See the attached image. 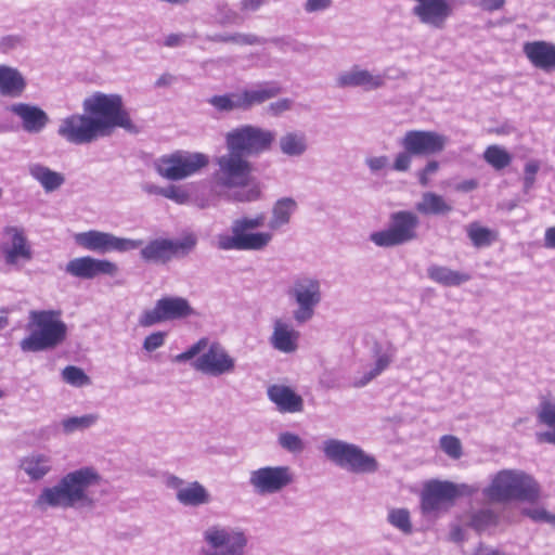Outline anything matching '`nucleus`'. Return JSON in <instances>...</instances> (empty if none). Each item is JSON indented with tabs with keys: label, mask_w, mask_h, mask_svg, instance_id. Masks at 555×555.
I'll return each instance as SVG.
<instances>
[{
	"label": "nucleus",
	"mask_w": 555,
	"mask_h": 555,
	"mask_svg": "<svg viewBox=\"0 0 555 555\" xmlns=\"http://www.w3.org/2000/svg\"><path fill=\"white\" fill-rule=\"evenodd\" d=\"M273 130L257 125L243 124L224 134L227 153L215 159L217 166L211 176L216 189L233 190L248 184L253 171L247 157L269 152L275 141Z\"/></svg>",
	"instance_id": "obj_1"
},
{
	"label": "nucleus",
	"mask_w": 555,
	"mask_h": 555,
	"mask_svg": "<svg viewBox=\"0 0 555 555\" xmlns=\"http://www.w3.org/2000/svg\"><path fill=\"white\" fill-rule=\"evenodd\" d=\"M101 476L93 467H81L65 474L55 485L44 487L34 502L39 511L48 508L91 509L96 504L93 489Z\"/></svg>",
	"instance_id": "obj_2"
},
{
	"label": "nucleus",
	"mask_w": 555,
	"mask_h": 555,
	"mask_svg": "<svg viewBox=\"0 0 555 555\" xmlns=\"http://www.w3.org/2000/svg\"><path fill=\"white\" fill-rule=\"evenodd\" d=\"M175 362L193 360L195 371L211 377L232 375L236 371V359L221 343L202 337L185 351L175 357Z\"/></svg>",
	"instance_id": "obj_3"
},
{
	"label": "nucleus",
	"mask_w": 555,
	"mask_h": 555,
	"mask_svg": "<svg viewBox=\"0 0 555 555\" xmlns=\"http://www.w3.org/2000/svg\"><path fill=\"white\" fill-rule=\"evenodd\" d=\"M27 330L20 347L25 352L49 350L61 345L67 336V325L62 320L61 310H30Z\"/></svg>",
	"instance_id": "obj_4"
},
{
	"label": "nucleus",
	"mask_w": 555,
	"mask_h": 555,
	"mask_svg": "<svg viewBox=\"0 0 555 555\" xmlns=\"http://www.w3.org/2000/svg\"><path fill=\"white\" fill-rule=\"evenodd\" d=\"M263 214L254 217H241L232 221L230 233H220L216 236V247L223 251H261L273 240L271 232H255L264 225Z\"/></svg>",
	"instance_id": "obj_5"
},
{
	"label": "nucleus",
	"mask_w": 555,
	"mask_h": 555,
	"mask_svg": "<svg viewBox=\"0 0 555 555\" xmlns=\"http://www.w3.org/2000/svg\"><path fill=\"white\" fill-rule=\"evenodd\" d=\"M483 494L493 502L518 500L532 503L540 498V487L522 470L503 469L493 476Z\"/></svg>",
	"instance_id": "obj_6"
},
{
	"label": "nucleus",
	"mask_w": 555,
	"mask_h": 555,
	"mask_svg": "<svg viewBox=\"0 0 555 555\" xmlns=\"http://www.w3.org/2000/svg\"><path fill=\"white\" fill-rule=\"evenodd\" d=\"M82 107L85 113L100 124V130L105 137L115 128L128 131L135 129L119 94L94 92L83 100Z\"/></svg>",
	"instance_id": "obj_7"
},
{
	"label": "nucleus",
	"mask_w": 555,
	"mask_h": 555,
	"mask_svg": "<svg viewBox=\"0 0 555 555\" xmlns=\"http://www.w3.org/2000/svg\"><path fill=\"white\" fill-rule=\"evenodd\" d=\"M285 294L294 305L292 318L299 325L314 318L324 297L321 279L311 273L294 275Z\"/></svg>",
	"instance_id": "obj_8"
},
{
	"label": "nucleus",
	"mask_w": 555,
	"mask_h": 555,
	"mask_svg": "<svg viewBox=\"0 0 555 555\" xmlns=\"http://www.w3.org/2000/svg\"><path fill=\"white\" fill-rule=\"evenodd\" d=\"M203 555H247L250 537L246 529L215 522L202 533Z\"/></svg>",
	"instance_id": "obj_9"
},
{
	"label": "nucleus",
	"mask_w": 555,
	"mask_h": 555,
	"mask_svg": "<svg viewBox=\"0 0 555 555\" xmlns=\"http://www.w3.org/2000/svg\"><path fill=\"white\" fill-rule=\"evenodd\" d=\"M324 456L336 466L354 474H372L377 472L376 459L354 443L330 438L323 441Z\"/></svg>",
	"instance_id": "obj_10"
},
{
	"label": "nucleus",
	"mask_w": 555,
	"mask_h": 555,
	"mask_svg": "<svg viewBox=\"0 0 555 555\" xmlns=\"http://www.w3.org/2000/svg\"><path fill=\"white\" fill-rule=\"evenodd\" d=\"M418 225L420 219L415 212L399 210L390 215L387 229L370 234V241L384 248L400 246L417 238Z\"/></svg>",
	"instance_id": "obj_11"
},
{
	"label": "nucleus",
	"mask_w": 555,
	"mask_h": 555,
	"mask_svg": "<svg viewBox=\"0 0 555 555\" xmlns=\"http://www.w3.org/2000/svg\"><path fill=\"white\" fill-rule=\"evenodd\" d=\"M208 163L206 154L180 150L159 157L155 162V170L167 180L180 181L196 175Z\"/></svg>",
	"instance_id": "obj_12"
},
{
	"label": "nucleus",
	"mask_w": 555,
	"mask_h": 555,
	"mask_svg": "<svg viewBox=\"0 0 555 555\" xmlns=\"http://www.w3.org/2000/svg\"><path fill=\"white\" fill-rule=\"evenodd\" d=\"M475 489L465 483L431 480L422 492L421 506L424 514H435L452 506L460 496L470 495Z\"/></svg>",
	"instance_id": "obj_13"
},
{
	"label": "nucleus",
	"mask_w": 555,
	"mask_h": 555,
	"mask_svg": "<svg viewBox=\"0 0 555 555\" xmlns=\"http://www.w3.org/2000/svg\"><path fill=\"white\" fill-rule=\"evenodd\" d=\"M196 245L197 236L194 233H186L176 240L158 237L143 246L140 256L146 262L167 263L172 258L188 256Z\"/></svg>",
	"instance_id": "obj_14"
},
{
	"label": "nucleus",
	"mask_w": 555,
	"mask_h": 555,
	"mask_svg": "<svg viewBox=\"0 0 555 555\" xmlns=\"http://www.w3.org/2000/svg\"><path fill=\"white\" fill-rule=\"evenodd\" d=\"M195 314V309L186 298L164 296L155 301L153 308L141 312L138 323L142 327H150L168 321L186 319Z\"/></svg>",
	"instance_id": "obj_15"
},
{
	"label": "nucleus",
	"mask_w": 555,
	"mask_h": 555,
	"mask_svg": "<svg viewBox=\"0 0 555 555\" xmlns=\"http://www.w3.org/2000/svg\"><path fill=\"white\" fill-rule=\"evenodd\" d=\"M295 481V473L287 465H267L250 470L248 483L260 495L281 493Z\"/></svg>",
	"instance_id": "obj_16"
},
{
	"label": "nucleus",
	"mask_w": 555,
	"mask_h": 555,
	"mask_svg": "<svg viewBox=\"0 0 555 555\" xmlns=\"http://www.w3.org/2000/svg\"><path fill=\"white\" fill-rule=\"evenodd\" d=\"M75 243L83 249L105 254L108 251L125 253L143 246L142 240L118 237L108 232L89 230L74 235Z\"/></svg>",
	"instance_id": "obj_17"
},
{
	"label": "nucleus",
	"mask_w": 555,
	"mask_h": 555,
	"mask_svg": "<svg viewBox=\"0 0 555 555\" xmlns=\"http://www.w3.org/2000/svg\"><path fill=\"white\" fill-rule=\"evenodd\" d=\"M57 134L66 142L75 145L89 144L105 137L100 124L89 114H73L61 119Z\"/></svg>",
	"instance_id": "obj_18"
},
{
	"label": "nucleus",
	"mask_w": 555,
	"mask_h": 555,
	"mask_svg": "<svg viewBox=\"0 0 555 555\" xmlns=\"http://www.w3.org/2000/svg\"><path fill=\"white\" fill-rule=\"evenodd\" d=\"M386 74L370 70L356 64L348 69L341 70L335 78L337 88H361L364 91H374L386 86Z\"/></svg>",
	"instance_id": "obj_19"
},
{
	"label": "nucleus",
	"mask_w": 555,
	"mask_h": 555,
	"mask_svg": "<svg viewBox=\"0 0 555 555\" xmlns=\"http://www.w3.org/2000/svg\"><path fill=\"white\" fill-rule=\"evenodd\" d=\"M448 137L436 131L410 130L401 139V146L414 155H436L448 144Z\"/></svg>",
	"instance_id": "obj_20"
},
{
	"label": "nucleus",
	"mask_w": 555,
	"mask_h": 555,
	"mask_svg": "<svg viewBox=\"0 0 555 555\" xmlns=\"http://www.w3.org/2000/svg\"><path fill=\"white\" fill-rule=\"evenodd\" d=\"M2 253L7 264L16 266L33 258L31 245L27 240L25 229L8 225L3 229Z\"/></svg>",
	"instance_id": "obj_21"
},
{
	"label": "nucleus",
	"mask_w": 555,
	"mask_h": 555,
	"mask_svg": "<svg viewBox=\"0 0 555 555\" xmlns=\"http://www.w3.org/2000/svg\"><path fill=\"white\" fill-rule=\"evenodd\" d=\"M65 271L70 276L77 279L92 280L99 275H116L118 272V266L107 259L82 256L69 260L66 263Z\"/></svg>",
	"instance_id": "obj_22"
},
{
	"label": "nucleus",
	"mask_w": 555,
	"mask_h": 555,
	"mask_svg": "<svg viewBox=\"0 0 555 555\" xmlns=\"http://www.w3.org/2000/svg\"><path fill=\"white\" fill-rule=\"evenodd\" d=\"M411 12L422 24L441 29L453 14V7L450 0H421Z\"/></svg>",
	"instance_id": "obj_23"
},
{
	"label": "nucleus",
	"mask_w": 555,
	"mask_h": 555,
	"mask_svg": "<svg viewBox=\"0 0 555 555\" xmlns=\"http://www.w3.org/2000/svg\"><path fill=\"white\" fill-rule=\"evenodd\" d=\"M300 333L289 320L275 318L272 322V333L269 337L271 347L279 352L289 354L297 351Z\"/></svg>",
	"instance_id": "obj_24"
},
{
	"label": "nucleus",
	"mask_w": 555,
	"mask_h": 555,
	"mask_svg": "<svg viewBox=\"0 0 555 555\" xmlns=\"http://www.w3.org/2000/svg\"><path fill=\"white\" fill-rule=\"evenodd\" d=\"M7 111L21 120L27 133H40L50 121L48 114L35 104L17 102L9 105Z\"/></svg>",
	"instance_id": "obj_25"
},
{
	"label": "nucleus",
	"mask_w": 555,
	"mask_h": 555,
	"mask_svg": "<svg viewBox=\"0 0 555 555\" xmlns=\"http://www.w3.org/2000/svg\"><path fill=\"white\" fill-rule=\"evenodd\" d=\"M524 54L537 68L550 72L555 68V44L538 40L524 43Z\"/></svg>",
	"instance_id": "obj_26"
},
{
	"label": "nucleus",
	"mask_w": 555,
	"mask_h": 555,
	"mask_svg": "<svg viewBox=\"0 0 555 555\" xmlns=\"http://www.w3.org/2000/svg\"><path fill=\"white\" fill-rule=\"evenodd\" d=\"M535 439L540 443L555 446V401L543 400L537 410Z\"/></svg>",
	"instance_id": "obj_27"
},
{
	"label": "nucleus",
	"mask_w": 555,
	"mask_h": 555,
	"mask_svg": "<svg viewBox=\"0 0 555 555\" xmlns=\"http://www.w3.org/2000/svg\"><path fill=\"white\" fill-rule=\"evenodd\" d=\"M269 399L282 413H297L304 409L302 398L284 385H272L267 390Z\"/></svg>",
	"instance_id": "obj_28"
},
{
	"label": "nucleus",
	"mask_w": 555,
	"mask_h": 555,
	"mask_svg": "<svg viewBox=\"0 0 555 555\" xmlns=\"http://www.w3.org/2000/svg\"><path fill=\"white\" fill-rule=\"evenodd\" d=\"M396 352L397 348L392 344H388L386 348H383L382 344L375 343L373 347L374 365L360 379L354 382V386L363 387L379 376L390 365Z\"/></svg>",
	"instance_id": "obj_29"
},
{
	"label": "nucleus",
	"mask_w": 555,
	"mask_h": 555,
	"mask_svg": "<svg viewBox=\"0 0 555 555\" xmlns=\"http://www.w3.org/2000/svg\"><path fill=\"white\" fill-rule=\"evenodd\" d=\"M27 88V80L16 68L0 64V95L7 98H20Z\"/></svg>",
	"instance_id": "obj_30"
},
{
	"label": "nucleus",
	"mask_w": 555,
	"mask_h": 555,
	"mask_svg": "<svg viewBox=\"0 0 555 555\" xmlns=\"http://www.w3.org/2000/svg\"><path fill=\"white\" fill-rule=\"evenodd\" d=\"M52 457L44 453L34 452L21 460L20 467L31 481L43 479L52 472Z\"/></svg>",
	"instance_id": "obj_31"
},
{
	"label": "nucleus",
	"mask_w": 555,
	"mask_h": 555,
	"mask_svg": "<svg viewBox=\"0 0 555 555\" xmlns=\"http://www.w3.org/2000/svg\"><path fill=\"white\" fill-rule=\"evenodd\" d=\"M281 92V88L275 82H263L250 89L241 91L243 111H248L255 105H260Z\"/></svg>",
	"instance_id": "obj_32"
},
{
	"label": "nucleus",
	"mask_w": 555,
	"mask_h": 555,
	"mask_svg": "<svg viewBox=\"0 0 555 555\" xmlns=\"http://www.w3.org/2000/svg\"><path fill=\"white\" fill-rule=\"evenodd\" d=\"M27 168L29 176L41 185L46 193L56 191L65 182L63 173L54 171L40 163H31Z\"/></svg>",
	"instance_id": "obj_33"
},
{
	"label": "nucleus",
	"mask_w": 555,
	"mask_h": 555,
	"mask_svg": "<svg viewBox=\"0 0 555 555\" xmlns=\"http://www.w3.org/2000/svg\"><path fill=\"white\" fill-rule=\"evenodd\" d=\"M428 278L446 287L460 286L468 282L472 276L467 272L453 270L446 266L431 264L427 268Z\"/></svg>",
	"instance_id": "obj_34"
},
{
	"label": "nucleus",
	"mask_w": 555,
	"mask_h": 555,
	"mask_svg": "<svg viewBox=\"0 0 555 555\" xmlns=\"http://www.w3.org/2000/svg\"><path fill=\"white\" fill-rule=\"evenodd\" d=\"M415 209L425 216H447L453 210V206L440 194L424 192L415 204Z\"/></svg>",
	"instance_id": "obj_35"
},
{
	"label": "nucleus",
	"mask_w": 555,
	"mask_h": 555,
	"mask_svg": "<svg viewBox=\"0 0 555 555\" xmlns=\"http://www.w3.org/2000/svg\"><path fill=\"white\" fill-rule=\"evenodd\" d=\"M176 499L183 506L197 507L209 504L211 494L201 482L192 481L176 493Z\"/></svg>",
	"instance_id": "obj_36"
},
{
	"label": "nucleus",
	"mask_w": 555,
	"mask_h": 555,
	"mask_svg": "<svg viewBox=\"0 0 555 555\" xmlns=\"http://www.w3.org/2000/svg\"><path fill=\"white\" fill-rule=\"evenodd\" d=\"M297 209V203L292 197H283L275 202L272 207L271 218L268 228L271 231L280 230L289 223L292 215Z\"/></svg>",
	"instance_id": "obj_37"
},
{
	"label": "nucleus",
	"mask_w": 555,
	"mask_h": 555,
	"mask_svg": "<svg viewBox=\"0 0 555 555\" xmlns=\"http://www.w3.org/2000/svg\"><path fill=\"white\" fill-rule=\"evenodd\" d=\"M279 147L288 157H300L308 150L307 135L301 131L286 132L280 138Z\"/></svg>",
	"instance_id": "obj_38"
},
{
	"label": "nucleus",
	"mask_w": 555,
	"mask_h": 555,
	"mask_svg": "<svg viewBox=\"0 0 555 555\" xmlns=\"http://www.w3.org/2000/svg\"><path fill=\"white\" fill-rule=\"evenodd\" d=\"M207 102L220 113H230L233 111H243L241 92H230L225 94L214 95Z\"/></svg>",
	"instance_id": "obj_39"
},
{
	"label": "nucleus",
	"mask_w": 555,
	"mask_h": 555,
	"mask_svg": "<svg viewBox=\"0 0 555 555\" xmlns=\"http://www.w3.org/2000/svg\"><path fill=\"white\" fill-rule=\"evenodd\" d=\"M99 421V415L94 413L85 414L81 416H72L64 418L61 422L62 430L66 435L76 431L85 430L92 427Z\"/></svg>",
	"instance_id": "obj_40"
},
{
	"label": "nucleus",
	"mask_w": 555,
	"mask_h": 555,
	"mask_svg": "<svg viewBox=\"0 0 555 555\" xmlns=\"http://www.w3.org/2000/svg\"><path fill=\"white\" fill-rule=\"evenodd\" d=\"M210 41L214 42H232L238 46H254V44H262L266 42L264 38L258 37L253 34H216L209 37Z\"/></svg>",
	"instance_id": "obj_41"
},
{
	"label": "nucleus",
	"mask_w": 555,
	"mask_h": 555,
	"mask_svg": "<svg viewBox=\"0 0 555 555\" xmlns=\"http://www.w3.org/2000/svg\"><path fill=\"white\" fill-rule=\"evenodd\" d=\"M483 159L494 169L501 170L512 162L511 154L500 145H490L483 153Z\"/></svg>",
	"instance_id": "obj_42"
},
{
	"label": "nucleus",
	"mask_w": 555,
	"mask_h": 555,
	"mask_svg": "<svg viewBox=\"0 0 555 555\" xmlns=\"http://www.w3.org/2000/svg\"><path fill=\"white\" fill-rule=\"evenodd\" d=\"M62 379L76 388H82L91 385V378L85 371L75 365H67L61 372Z\"/></svg>",
	"instance_id": "obj_43"
},
{
	"label": "nucleus",
	"mask_w": 555,
	"mask_h": 555,
	"mask_svg": "<svg viewBox=\"0 0 555 555\" xmlns=\"http://www.w3.org/2000/svg\"><path fill=\"white\" fill-rule=\"evenodd\" d=\"M387 521L404 534H410L413 530L410 513L405 508H391Z\"/></svg>",
	"instance_id": "obj_44"
},
{
	"label": "nucleus",
	"mask_w": 555,
	"mask_h": 555,
	"mask_svg": "<svg viewBox=\"0 0 555 555\" xmlns=\"http://www.w3.org/2000/svg\"><path fill=\"white\" fill-rule=\"evenodd\" d=\"M278 442L283 450L292 454H300L306 449V442L297 434L291 431L281 433Z\"/></svg>",
	"instance_id": "obj_45"
},
{
	"label": "nucleus",
	"mask_w": 555,
	"mask_h": 555,
	"mask_svg": "<svg viewBox=\"0 0 555 555\" xmlns=\"http://www.w3.org/2000/svg\"><path fill=\"white\" fill-rule=\"evenodd\" d=\"M467 235L473 245L478 248L489 246L493 241L492 232L478 223H470L467 227Z\"/></svg>",
	"instance_id": "obj_46"
},
{
	"label": "nucleus",
	"mask_w": 555,
	"mask_h": 555,
	"mask_svg": "<svg viewBox=\"0 0 555 555\" xmlns=\"http://www.w3.org/2000/svg\"><path fill=\"white\" fill-rule=\"evenodd\" d=\"M498 524V515L491 509H481L473 514L470 526L477 531H483Z\"/></svg>",
	"instance_id": "obj_47"
},
{
	"label": "nucleus",
	"mask_w": 555,
	"mask_h": 555,
	"mask_svg": "<svg viewBox=\"0 0 555 555\" xmlns=\"http://www.w3.org/2000/svg\"><path fill=\"white\" fill-rule=\"evenodd\" d=\"M441 450L450 457L457 460L462 456V443L459 438L446 435L440 438Z\"/></svg>",
	"instance_id": "obj_48"
},
{
	"label": "nucleus",
	"mask_w": 555,
	"mask_h": 555,
	"mask_svg": "<svg viewBox=\"0 0 555 555\" xmlns=\"http://www.w3.org/2000/svg\"><path fill=\"white\" fill-rule=\"evenodd\" d=\"M164 197L179 205H185L190 202V193L181 185L170 184L166 186Z\"/></svg>",
	"instance_id": "obj_49"
},
{
	"label": "nucleus",
	"mask_w": 555,
	"mask_h": 555,
	"mask_svg": "<svg viewBox=\"0 0 555 555\" xmlns=\"http://www.w3.org/2000/svg\"><path fill=\"white\" fill-rule=\"evenodd\" d=\"M335 0H306L302 4V9L308 14H318L328 11Z\"/></svg>",
	"instance_id": "obj_50"
},
{
	"label": "nucleus",
	"mask_w": 555,
	"mask_h": 555,
	"mask_svg": "<svg viewBox=\"0 0 555 555\" xmlns=\"http://www.w3.org/2000/svg\"><path fill=\"white\" fill-rule=\"evenodd\" d=\"M524 514L538 522H547L554 526L555 515L541 507L525 508Z\"/></svg>",
	"instance_id": "obj_51"
},
{
	"label": "nucleus",
	"mask_w": 555,
	"mask_h": 555,
	"mask_svg": "<svg viewBox=\"0 0 555 555\" xmlns=\"http://www.w3.org/2000/svg\"><path fill=\"white\" fill-rule=\"evenodd\" d=\"M167 334L165 332H154L147 335L143 341V349L147 352H153L158 348L163 347L166 340Z\"/></svg>",
	"instance_id": "obj_52"
},
{
	"label": "nucleus",
	"mask_w": 555,
	"mask_h": 555,
	"mask_svg": "<svg viewBox=\"0 0 555 555\" xmlns=\"http://www.w3.org/2000/svg\"><path fill=\"white\" fill-rule=\"evenodd\" d=\"M414 154L403 149L402 152L398 153L395 157L392 169L398 172H405L410 169L412 163V156Z\"/></svg>",
	"instance_id": "obj_53"
},
{
	"label": "nucleus",
	"mask_w": 555,
	"mask_h": 555,
	"mask_svg": "<svg viewBox=\"0 0 555 555\" xmlns=\"http://www.w3.org/2000/svg\"><path fill=\"white\" fill-rule=\"evenodd\" d=\"M293 104H294V102L291 99H287V98L279 99L269 104V106L267 107V113L270 114L271 116H279V115L292 109Z\"/></svg>",
	"instance_id": "obj_54"
},
{
	"label": "nucleus",
	"mask_w": 555,
	"mask_h": 555,
	"mask_svg": "<svg viewBox=\"0 0 555 555\" xmlns=\"http://www.w3.org/2000/svg\"><path fill=\"white\" fill-rule=\"evenodd\" d=\"M438 169L439 163L437 160H429L427 165L416 173L420 184L427 186L430 182V177L435 175Z\"/></svg>",
	"instance_id": "obj_55"
},
{
	"label": "nucleus",
	"mask_w": 555,
	"mask_h": 555,
	"mask_svg": "<svg viewBox=\"0 0 555 555\" xmlns=\"http://www.w3.org/2000/svg\"><path fill=\"white\" fill-rule=\"evenodd\" d=\"M365 165L371 173H377L388 167L389 159L386 155L371 156L365 158Z\"/></svg>",
	"instance_id": "obj_56"
},
{
	"label": "nucleus",
	"mask_w": 555,
	"mask_h": 555,
	"mask_svg": "<svg viewBox=\"0 0 555 555\" xmlns=\"http://www.w3.org/2000/svg\"><path fill=\"white\" fill-rule=\"evenodd\" d=\"M261 191L259 186L253 185L251 188L237 192L235 199L238 202H254L260 197Z\"/></svg>",
	"instance_id": "obj_57"
},
{
	"label": "nucleus",
	"mask_w": 555,
	"mask_h": 555,
	"mask_svg": "<svg viewBox=\"0 0 555 555\" xmlns=\"http://www.w3.org/2000/svg\"><path fill=\"white\" fill-rule=\"evenodd\" d=\"M505 0H479L477 5L487 12H493L504 7Z\"/></svg>",
	"instance_id": "obj_58"
},
{
	"label": "nucleus",
	"mask_w": 555,
	"mask_h": 555,
	"mask_svg": "<svg viewBox=\"0 0 555 555\" xmlns=\"http://www.w3.org/2000/svg\"><path fill=\"white\" fill-rule=\"evenodd\" d=\"M539 170V165L537 163H528L525 166V186L528 189L530 188L534 182V176Z\"/></svg>",
	"instance_id": "obj_59"
},
{
	"label": "nucleus",
	"mask_w": 555,
	"mask_h": 555,
	"mask_svg": "<svg viewBox=\"0 0 555 555\" xmlns=\"http://www.w3.org/2000/svg\"><path fill=\"white\" fill-rule=\"evenodd\" d=\"M267 2L268 0H241V10L246 12H256Z\"/></svg>",
	"instance_id": "obj_60"
},
{
	"label": "nucleus",
	"mask_w": 555,
	"mask_h": 555,
	"mask_svg": "<svg viewBox=\"0 0 555 555\" xmlns=\"http://www.w3.org/2000/svg\"><path fill=\"white\" fill-rule=\"evenodd\" d=\"M473 555H509V554H507L506 552H504L502 550H499V548H495V547H492L489 545L480 544L475 550Z\"/></svg>",
	"instance_id": "obj_61"
},
{
	"label": "nucleus",
	"mask_w": 555,
	"mask_h": 555,
	"mask_svg": "<svg viewBox=\"0 0 555 555\" xmlns=\"http://www.w3.org/2000/svg\"><path fill=\"white\" fill-rule=\"evenodd\" d=\"M166 485L168 488L176 490V493H178L179 490L185 486V482L180 477L170 475L166 478Z\"/></svg>",
	"instance_id": "obj_62"
},
{
	"label": "nucleus",
	"mask_w": 555,
	"mask_h": 555,
	"mask_svg": "<svg viewBox=\"0 0 555 555\" xmlns=\"http://www.w3.org/2000/svg\"><path fill=\"white\" fill-rule=\"evenodd\" d=\"M478 186V181L475 180V179H468V180H465V181H462L460 183H457L454 189L455 191L457 192H470L475 189H477Z\"/></svg>",
	"instance_id": "obj_63"
},
{
	"label": "nucleus",
	"mask_w": 555,
	"mask_h": 555,
	"mask_svg": "<svg viewBox=\"0 0 555 555\" xmlns=\"http://www.w3.org/2000/svg\"><path fill=\"white\" fill-rule=\"evenodd\" d=\"M544 245L555 249V225L547 228L544 234Z\"/></svg>",
	"instance_id": "obj_64"
}]
</instances>
